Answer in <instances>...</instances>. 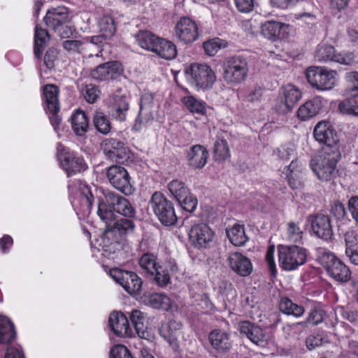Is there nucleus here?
Instances as JSON below:
<instances>
[{
  "mask_svg": "<svg viewBox=\"0 0 358 358\" xmlns=\"http://www.w3.org/2000/svg\"><path fill=\"white\" fill-rule=\"evenodd\" d=\"M341 158L338 148H323L322 152L310 161V166L322 182L334 180L338 176L337 163Z\"/></svg>",
  "mask_w": 358,
  "mask_h": 358,
  "instance_id": "1",
  "label": "nucleus"
},
{
  "mask_svg": "<svg viewBox=\"0 0 358 358\" xmlns=\"http://www.w3.org/2000/svg\"><path fill=\"white\" fill-rule=\"evenodd\" d=\"M189 83L196 90H208L216 81V76L207 64H193L185 69Z\"/></svg>",
  "mask_w": 358,
  "mask_h": 358,
  "instance_id": "2",
  "label": "nucleus"
},
{
  "mask_svg": "<svg viewBox=\"0 0 358 358\" xmlns=\"http://www.w3.org/2000/svg\"><path fill=\"white\" fill-rule=\"evenodd\" d=\"M278 251L279 264L284 270H294L306 262L307 250L303 248L280 245Z\"/></svg>",
  "mask_w": 358,
  "mask_h": 358,
  "instance_id": "3",
  "label": "nucleus"
},
{
  "mask_svg": "<svg viewBox=\"0 0 358 358\" xmlns=\"http://www.w3.org/2000/svg\"><path fill=\"white\" fill-rule=\"evenodd\" d=\"M319 260L329 277L337 282H345L350 279L349 268L334 254L323 251Z\"/></svg>",
  "mask_w": 358,
  "mask_h": 358,
  "instance_id": "4",
  "label": "nucleus"
},
{
  "mask_svg": "<svg viewBox=\"0 0 358 358\" xmlns=\"http://www.w3.org/2000/svg\"><path fill=\"white\" fill-rule=\"evenodd\" d=\"M306 75L308 83L318 90H330L336 85V71L313 66L306 69Z\"/></svg>",
  "mask_w": 358,
  "mask_h": 358,
  "instance_id": "5",
  "label": "nucleus"
},
{
  "mask_svg": "<svg viewBox=\"0 0 358 358\" xmlns=\"http://www.w3.org/2000/svg\"><path fill=\"white\" fill-rule=\"evenodd\" d=\"M150 207L159 220L166 226L174 224L177 220L172 203L159 192H155L150 199Z\"/></svg>",
  "mask_w": 358,
  "mask_h": 358,
  "instance_id": "6",
  "label": "nucleus"
},
{
  "mask_svg": "<svg viewBox=\"0 0 358 358\" xmlns=\"http://www.w3.org/2000/svg\"><path fill=\"white\" fill-rule=\"evenodd\" d=\"M223 78L227 83L236 84L244 81L248 73L246 59L241 56L228 58L223 65Z\"/></svg>",
  "mask_w": 358,
  "mask_h": 358,
  "instance_id": "7",
  "label": "nucleus"
},
{
  "mask_svg": "<svg viewBox=\"0 0 358 358\" xmlns=\"http://www.w3.org/2000/svg\"><path fill=\"white\" fill-rule=\"evenodd\" d=\"M301 92L296 86L288 84L281 87L275 100L274 109L282 115L289 113L301 99Z\"/></svg>",
  "mask_w": 358,
  "mask_h": 358,
  "instance_id": "8",
  "label": "nucleus"
},
{
  "mask_svg": "<svg viewBox=\"0 0 358 358\" xmlns=\"http://www.w3.org/2000/svg\"><path fill=\"white\" fill-rule=\"evenodd\" d=\"M106 178L114 188L125 195H130L134 192L130 176L124 167L119 165L109 166L106 171Z\"/></svg>",
  "mask_w": 358,
  "mask_h": 358,
  "instance_id": "9",
  "label": "nucleus"
},
{
  "mask_svg": "<svg viewBox=\"0 0 358 358\" xmlns=\"http://www.w3.org/2000/svg\"><path fill=\"white\" fill-rule=\"evenodd\" d=\"M110 275L129 294H139L143 281L136 273L114 268L110 270Z\"/></svg>",
  "mask_w": 358,
  "mask_h": 358,
  "instance_id": "10",
  "label": "nucleus"
},
{
  "mask_svg": "<svg viewBox=\"0 0 358 358\" xmlns=\"http://www.w3.org/2000/svg\"><path fill=\"white\" fill-rule=\"evenodd\" d=\"M106 157L117 163H124L129 158V150L124 143L115 138H108L101 143Z\"/></svg>",
  "mask_w": 358,
  "mask_h": 358,
  "instance_id": "11",
  "label": "nucleus"
},
{
  "mask_svg": "<svg viewBox=\"0 0 358 358\" xmlns=\"http://www.w3.org/2000/svg\"><path fill=\"white\" fill-rule=\"evenodd\" d=\"M124 72L120 63L117 61L100 64L90 72L91 77L96 81H108L119 78Z\"/></svg>",
  "mask_w": 358,
  "mask_h": 358,
  "instance_id": "12",
  "label": "nucleus"
},
{
  "mask_svg": "<svg viewBox=\"0 0 358 358\" xmlns=\"http://www.w3.org/2000/svg\"><path fill=\"white\" fill-rule=\"evenodd\" d=\"M308 222L312 232L318 238L329 240L332 237L334 233L329 215L323 213L310 215Z\"/></svg>",
  "mask_w": 358,
  "mask_h": 358,
  "instance_id": "13",
  "label": "nucleus"
},
{
  "mask_svg": "<svg viewBox=\"0 0 358 358\" xmlns=\"http://www.w3.org/2000/svg\"><path fill=\"white\" fill-rule=\"evenodd\" d=\"M175 36L185 43H191L198 38L197 24L191 18L182 17L176 24Z\"/></svg>",
  "mask_w": 358,
  "mask_h": 358,
  "instance_id": "14",
  "label": "nucleus"
},
{
  "mask_svg": "<svg viewBox=\"0 0 358 358\" xmlns=\"http://www.w3.org/2000/svg\"><path fill=\"white\" fill-rule=\"evenodd\" d=\"M213 238V231L203 223L194 224L189 231V241L196 248H206Z\"/></svg>",
  "mask_w": 358,
  "mask_h": 358,
  "instance_id": "15",
  "label": "nucleus"
},
{
  "mask_svg": "<svg viewBox=\"0 0 358 358\" xmlns=\"http://www.w3.org/2000/svg\"><path fill=\"white\" fill-rule=\"evenodd\" d=\"M314 136L316 141L325 144L324 148H338V137L332 126L327 122H318L314 129Z\"/></svg>",
  "mask_w": 358,
  "mask_h": 358,
  "instance_id": "16",
  "label": "nucleus"
},
{
  "mask_svg": "<svg viewBox=\"0 0 358 358\" xmlns=\"http://www.w3.org/2000/svg\"><path fill=\"white\" fill-rule=\"evenodd\" d=\"M106 201L112 204L113 210H115L117 215L120 214L125 217H131L135 215V209L130 202L114 192H106Z\"/></svg>",
  "mask_w": 358,
  "mask_h": 358,
  "instance_id": "17",
  "label": "nucleus"
},
{
  "mask_svg": "<svg viewBox=\"0 0 358 358\" xmlns=\"http://www.w3.org/2000/svg\"><path fill=\"white\" fill-rule=\"evenodd\" d=\"M209 157L208 150L203 145H192L186 154L187 164L195 169H202L207 163Z\"/></svg>",
  "mask_w": 358,
  "mask_h": 358,
  "instance_id": "18",
  "label": "nucleus"
},
{
  "mask_svg": "<svg viewBox=\"0 0 358 358\" xmlns=\"http://www.w3.org/2000/svg\"><path fill=\"white\" fill-rule=\"evenodd\" d=\"M59 160L61 166L67 173L68 176L87 169L84 159L73 152H66L62 155Z\"/></svg>",
  "mask_w": 358,
  "mask_h": 358,
  "instance_id": "19",
  "label": "nucleus"
},
{
  "mask_svg": "<svg viewBox=\"0 0 358 358\" xmlns=\"http://www.w3.org/2000/svg\"><path fill=\"white\" fill-rule=\"evenodd\" d=\"M129 97L122 90H117L113 95L112 110L113 117L119 121L126 120L129 108Z\"/></svg>",
  "mask_w": 358,
  "mask_h": 358,
  "instance_id": "20",
  "label": "nucleus"
},
{
  "mask_svg": "<svg viewBox=\"0 0 358 358\" xmlns=\"http://www.w3.org/2000/svg\"><path fill=\"white\" fill-rule=\"evenodd\" d=\"M109 325L113 331L118 336L130 337L132 330L129 327L127 317L122 313L113 312L109 317Z\"/></svg>",
  "mask_w": 358,
  "mask_h": 358,
  "instance_id": "21",
  "label": "nucleus"
},
{
  "mask_svg": "<svg viewBox=\"0 0 358 358\" xmlns=\"http://www.w3.org/2000/svg\"><path fill=\"white\" fill-rule=\"evenodd\" d=\"M212 348L220 353H226L232 346L229 334L221 329L213 330L208 336Z\"/></svg>",
  "mask_w": 358,
  "mask_h": 358,
  "instance_id": "22",
  "label": "nucleus"
},
{
  "mask_svg": "<svg viewBox=\"0 0 358 358\" xmlns=\"http://www.w3.org/2000/svg\"><path fill=\"white\" fill-rule=\"evenodd\" d=\"M227 261L230 268L240 275L248 276L252 271L250 259L239 252L231 253Z\"/></svg>",
  "mask_w": 358,
  "mask_h": 358,
  "instance_id": "23",
  "label": "nucleus"
},
{
  "mask_svg": "<svg viewBox=\"0 0 358 358\" xmlns=\"http://www.w3.org/2000/svg\"><path fill=\"white\" fill-rule=\"evenodd\" d=\"M239 330L242 334H245L254 343L258 345H264L267 337L262 329L247 321L241 322L238 324Z\"/></svg>",
  "mask_w": 358,
  "mask_h": 358,
  "instance_id": "24",
  "label": "nucleus"
},
{
  "mask_svg": "<svg viewBox=\"0 0 358 358\" xmlns=\"http://www.w3.org/2000/svg\"><path fill=\"white\" fill-rule=\"evenodd\" d=\"M45 24L56 30L69 22V13L64 7H58L48 10L44 17Z\"/></svg>",
  "mask_w": 358,
  "mask_h": 358,
  "instance_id": "25",
  "label": "nucleus"
},
{
  "mask_svg": "<svg viewBox=\"0 0 358 358\" xmlns=\"http://www.w3.org/2000/svg\"><path fill=\"white\" fill-rule=\"evenodd\" d=\"M322 108V100L315 97L306 101L297 110V117L301 121H306L317 115Z\"/></svg>",
  "mask_w": 358,
  "mask_h": 358,
  "instance_id": "26",
  "label": "nucleus"
},
{
  "mask_svg": "<svg viewBox=\"0 0 358 358\" xmlns=\"http://www.w3.org/2000/svg\"><path fill=\"white\" fill-rule=\"evenodd\" d=\"M97 214L106 224V232L111 229L113 224L117 220L118 215L113 210L112 204L106 201V192L103 193V196L99 199Z\"/></svg>",
  "mask_w": 358,
  "mask_h": 358,
  "instance_id": "27",
  "label": "nucleus"
},
{
  "mask_svg": "<svg viewBox=\"0 0 358 358\" xmlns=\"http://www.w3.org/2000/svg\"><path fill=\"white\" fill-rule=\"evenodd\" d=\"M59 87L53 84H48L43 87V95L45 103V109L48 111H59Z\"/></svg>",
  "mask_w": 358,
  "mask_h": 358,
  "instance_id": "28",
  "label": "nucleus"
},
{
  "mask_svg": "<svg viewBox=\"0 0 358 358\" xmlns=\"http://www.w3.org/2000/svg\"><path fill=\"white\" fill-rule=\"evenodd\" d=\"M71 127L78 136H83L89 128V120L85 113L78 109L71 116Z\"/></svg>",
  "mask_w": 358,
  "mask_h": 358,
  "instance_id": "29",
  "label": "nucleus"
},
{
  "mask_svg": "<svg viewBox=\"0 0 358 358\" xmlns=\"http://www.w3.org/2000/svg\"><path fill=\"white\" fill-rule=\"evenodd\" d=\"M153 52H155L161 58L171 60L176 57L177 49L172 42L160 38Z\"/></svg>",
  "mask_w": 358,
  "mask_h": 358,
  "instance_id": "30",
  "label": "nucleus"
},
{
  "mask_svg": "<svg viewBox=\"0 0 358 358\" xmlns=\"http://www.w3.org/2000/svg\"><path fill=\"white\" fill-rule=\"evenodd\" d=\"M287 28V26L283 23L268 21L263 24L262 31L265 37L275 41L283 37L282 31Z\"/></svg>",
  "mask_w": 358,
  "mask_h": 358,
  "instance_id": "31",
  "label": "nucleus"
},
{
  "mask_svg": "<svg viewBox=\"0 0 358 358\" xmlns=\"http://www.w3.org/2000/svg\"><path fill=\"white\" fill-rule=\"evenodd\" d=\"M135 229L134 222L129 219L121 218L117 220L106 233H111L113 235L124 236L134 232Z\"/></svg>",
  "mask_w": 358,
  "mask_h": 358,
  "instance_id": "32",
  "label": "nucleus"
},
{
  "mask_svg": "<svg viewBox=\"0 0 358 358\" xmlns=\"http://www.w3.org/2000/svg\"><path fill=\"white\" fill-rule=\"evenodd\" d=\"M49 40L48 32L36 25L35 27L34 48V53L36 57L38 59L41 57L42 52L48 45Z\"/></svg>",
  "mask_w": 358,
  "mask_h": 358,
  "instance_id": "33",
  "label": "nucleus"
},
{
  "mask_svg": "<svg viewBox=\"0 0 358 358\" xmlns=\"http://www.w3.org/2000/svg\"><path fill=\"white\" fill-rule=\"evenodd\" d=\"M15 338L13 322L6 317L0 316V343L8 344Z\"/></svg>",
  "mask_w": 358,
  "mask_h": 358,
  "instance_id": "34",
  "label": "nucleus"
},
{
  "mask_svg": "<svg viewBox=\"0 0 358 358\" xmlns=\"http://www.w3.org/2000/svg\"><path fill=\"white\" fill-rule=\"evenodd\" d=\"M138 264L142 273L146 277H152L153 272L156 271L159 266L157 257L151 253L143 254L139 259Z\"/></svg>",
  "mask_w": 358,
  "mask_h": 358,
  "instance_id": "35",
  "label": "nucleus"
},
{
  "mask_svg": "<svg viewBox=\"0 0 358 358\" xmlns=\"http://www.w3.org/2000/svg\"><path fill=\"white\" fill-rule=\"evenodd\" d=\"M227 235L230 242L235 246H243L248 241L244 227L240 224H235L227 229Z\"/></svg>",
  "mask_w": 358,
  "mask_h": 358,
  "instance_id": "36",
  "label": "nucleus"
},
{
  "mask_svg": "<svg viewBox=\"0 0 358 358\" xmlns=\"http://www.w3.org/2000/svg\"><path fill=\"white\" fill-rule=\"evenodd\" d=\"M145 302L154 308L169 310L171 306V301L164 294L152 293L145 296Z\"/></svg>",
  "mask_w": 358,
  "mask_h": 358,
  "instance_id": "37",
  "label": "nucleus"
},
{
  "mask_svg": "<svg viewBox=\"0 0 358 358\" xmlns=\"http://www.w3.org/2000/svg\"><path fill=\"white\" fill-rule=\"evenodd\" d=\"M138 45L143 49L153 52L155 49L159 37L148 31H142L136 35Z\"/></svg>",
  "mask_w": 358,
  "mask_h": 358,
  "instance_id": "38",
  "label": "nucleus"
},
{
  "mask_svg": "<svg viewBox=\"0 0 358 358\" xmlns=\"http://www.w3.org/2000/svg\"><path fill=\"white\" fill-rule=\"evenodd\" d=\"M182 324L176 321H170L164 323L159 329L161 336L170 343H174L178 334L180 333Z\"/></svg>",
  "mask_w": 358,
  "mask_h": 358,
  "instance_id": "39",
  "label": "nucleus"
},
{
  "mask_svg": "<svg viewBox=\"0 0 358 358\" xmlns=\"http://www.w3.org/2000/svg\"><path fill=\"white\" fill-rule=\"evenodd\" d=\"M336 51L335 48L330 44H320L315 52V59L320 62H334Z\"/></svg>",
  "mask_w": 358,
  "mask_h": 358,
  "instance_id": "40",
  "label": "nucleus"
},
{
  "mask_svg": "<svg viewBox=\"0 0 358 358\" xmlns=\"http://www.w3.org/2000/svg\"><path fill=\"white\" fill-rule=\"evenodd\" d=\"M303 231L299 222L290 221L287 224L285 239L293 243H302Z\"/></svg>",
  "mask_w": 358,
  "mask_h": 358,
  "instance_id": "41",
  "label": "nucleus"
},
{
  "mask_svg": "<svg viewBox=\"0 0 358 358\" xmlns=\"http://www.w3.org/2000/svg\"><path fill=\"white\" fill-rule=\"evenodd\" d=\"M279 308L283 313L296 317L302 316L305 311L302 306L294 303L292 301L286 297L281 299L279 303Z\"/></svg>",
  "mask_w": 358,
  "mask_h": 358,
  "instance_id": "42",
  "label": "nucleus"
},
{
  "mask_svg": "<svg viewBox=\"0 0 358 358\" xmlns=\"http://www.w3.org/2000/svg\"><path fill=\"white\" fill-rule=\"evenodd\" d=\"M131 322L134 327L138 336L145 338L148 336L145 331V316L142 312L138 310H134L130 315Z\"/></svg>",
  "mask_w": 358,
  "mask_h": 358,
  "instance_id": "43",
  "label": "nucleus"
},
{
  "mask_svg": "<svg viewBox=\"0 0 358 358\" xmlns=\"http://www.w3.org/2000/svg\"><path fill=\"white\" fill-rule=\"evenodd\" d=\"M182 103L192 113L205 115L206 113V104L205 102L196 99L193 96H185L182 99Z\"/></svg>",
  "mask_w": 358,
  "mask_h": 358,
  "instance_id": "44",
  "label": "nucleus"
},
{
  "mask_svg": "<svg viewBox=\"0 0 358 358\" xmlns=\"http://www.w3.org/2000/svg\"><path fill=\"white\" fill-rule=\"evenodd\" d=\"M168 189L177 201L183 199L189 192L185 182L178 179L171 180L168 184Z\"/></svg>",
  "mask_w": 358,
  "mask_h": 358,
  "instance_id": "45",
  "label": "nucleus"
},
{
  "mask_svg": "<svg viewBox=\"0 0 358 358\" xmlns=\"http://www.w3.org/2000/svg\"><path fill=\"white\" fill-rule=\"evenodd\" d=\"M213 152L216 161H224L231 156L227 141L223 138H218L215 142Z\"/></svg>",
  "mask_w": 358,
  "mask_h": 358,
  "instance_id": "46",
  "label": "nucleus"
},
{
  "mask_svg": "<svg viewBox=\"0 0 358 358\" xmlns=\"http://www.w3.org/2000/svg\"><path fill=\"white\" fill-rule=\"evenodd\" d=\"M99 27L105 38H111L116 31L114 19L110 15H103L99 20Z\"/></svg>",
  "mask_w": 358,
  "mask_h": 358,
  "instance_id": "47",
  "label": "nucleus"
},
{
  "mask_svg": "<svg viewBox=\"0 0 358 358\" xmlns=\"http://www.w3.org/2000/svg\"><path fill=\"white\" fill-rule=\"evenodd\" d=\"M345 78L346 80L345 94L351 97L358 96V72L347 73Z\"/></svg>",
  "mask_w": 358,
  "mask_h": 358,
  "instance_id": "48",
  "label": "nucleus"
},
{
  "mask_svg": "<svg viewBox=\"0 0 358 358\" xmlns=\"http://www.w3.org/2000/svg\"><path fill=\"white\" fill-rule=\"evenodd\" d=\"M93 123L96 129L103 134H108L110 131V122L108 117L101 111L95 113Z\"/></svg>",
  "mask_w": 358,
  "mask_h": 358,
  "instance_id": "49",
  "label": "nucleus"
},
{
  "mask_svg": "<svg viewBox=\"0 0 358 358\" xmlns=\"http://www.w3.org/2000/svg\"><path fill=\"white\" fill-rule=\"evenodd\" d=\"M147 278L159 287H165L170 282L168 268H163L160 265L157 268V271L153 272L152 277Z\"/></svg>",
  "mask_w": 358,
  "mask_h": 358,
  "instance_id": "50",
  "label": "nucleus"
},
{
  "mask_svg": "<svg viewBox=\"0 0 358 358\" xmlns=\"http://www.w3.org/2000/svg\"><path fill=\"white\" fill-rule=\"evenodd\" d=\"M341 113L345 115L358 116V101L353 99H347L338 104Z\"/></svg>",
  "mask_w": 358,
  "mask_h": 358,
  "instance_id": "51",
  "label": "nucleus"
},
{
  "mask_svg": "<svg viewBox=\"0 0 358 358\" xmlns=\"http://www.w3.org/2000/svg\"><path fill=\"white\" fill-rule=\"evenodd\" d=\"M203 47L208 55L214 56L222 48L225 47V44L220 38H215L203 43Z\"/></svg>",
  "mask_w": 358,
  "mask_h": 358,
  "instance_id": "52",
  "label": "nucleus"
},
{
  "mask_svg": "<svg viewBox=\"0 0 358 358\" xmlns=\"http://www.w3.org/2000/svg\"><path fill=\"white\" fill-rule=\"evenodd\" d=\"M356 56L354 52L349 50H343L335 54L334 62L343 65H352L355 63Z\"/></svg>",
  "mask_w": 358,
  "mask_h": 358,
  "instance_id": "53",
  "label": "nucleus"
},
{
  "mask_svg": "<svg viewBox=\"0 0 358 358\" xmlns=\"http://www.w3.org/2000/svg\"><path fill=\"white\" fill-rule=\"evenodd\" d=\"M182 208L188 212H193L197 206V199L193 195L188 192V194L183 199L178 201Z\"/></svg>",
  "mask_w": 358,
  "mask_h": 358,
  "instance_id": "54",
  "label": "nucleus"
},
{
  "mask_svg": "<svg viewBox=\"0 0 358 358\" xmlns=\"http://www.w3.org/2000/svg\"><path fill=\"white\" fill-rule=\"evenodd\" d=\"M100 96V90L94 85H88L86 86L84 97L90 103H94Z\"/></svg>",
  "mask_w": 358,
  "mask_h": 358,
  "instance_id": "55",
  "label": "nucleus"
},
{
  "mask_svg": "<svg viewBox=\"0 0 358 358\" xmlns=\"http://www.w3.org/2000/svg\"><path fill=\"white\" fill-rule=\"evenodd\" d=\"M110 358H133L129 350L122 345H114L110 350Z\"/></svg>",
  "mask_w": 358,
  "mask_h": 358,
  "instance_id": "56",
  "label": "nucleus"
},
{
  "mask_svg": "<svg viewBox=\"0 0 358 358\" xmlns=\"http://www.w3.org/2000/svg\"><path fill=\"white\" fill-rule=\"evenodd\" d=\"M237 10L243 13H248L252 11L255 0H234Z\"/></svg>",
  "mask_w": 358,
  "mask_h": 358,
  "instance_id": "57",
  "label": "nucleus"
},
{
  "mask_svg": "<svg viewBox=\"0 0 358 358\" xmlns=\"http://www.w3.org/2000/svg\"><path fill=\"white\" fill-rule=\"evenodd\" d=\"M63 48L69 52H80L83 50V43L78 40H66L62 43Z\"/></svg>",
  "mask_w": 358,
  "mask_h": 358,
  "instance_id": "58",
  "label": "nucleus"
},
{
  "mask_svg": "<svg viewBox=\"0 0 358 358\" xmlns=\"http://www.w3.org/2000/svg\"><path fill=\"white\" fill-rule=\"evenodd\" d=\"M324 319V312L322 310L313 309L309 314L305 323L317 325Z\"/></svg>",
  "mask_w": 358,
  "mask_h": 358,
  "instance_id": "59",
  "label": "nucleus"
},
{
  "mask_svg": "<svg viewBox=\"0 0 358 358\" xmlns=\"http://www.w3.org/2000/svg\"><path fill=\"white\" fill-rule=\"evenodd\" d=\"M331 213L336 219H343L346 215L345 208L342 203L336 201L331 206Z\"/></svg>",
  "mask_w": 358,
  "mask_h": 358,
  "instance_id": "60",
  "label": "nucleus"
},
{
  "mask_svg": "<svg viewBox=\"0 0 358 358\" xmlns=\"http://www.w3.org/2000/svg\"><path fill=\"white\" fill-rule=\"evenodd\" d=\"M346 248H350L358 245L357 235L353 230H348L345 234Z\"/></svg>",
  "mask_w": 358,
  "mask_h": 358,
  "instance_id": "61",
  "label": "nucleus"
},
{
  "mask_svg": "<svg viewBox=\"0 0 358 358\" xmlns=\"http://www.w3.org/2000/svg\"><path fill=\"white\" fill-rule=\"evenodd\" d=\"M306 343L309 350H313L323 344V338L320 335H311L306 338Z\"/></svg>",
  "mask_w": 358,
  "mask_h": 358,
  "instance_id": "62",
  "label": "nucleus"
},
{
  "mask_svg": "<svg viewBox=\"0 0 358 358\" xmlns=\"http://www.w3.org/2000/svg\"><path fill=\"white\" fill-rule=\"evenodd\" d=\"M57 56V51L56 49L50 48L46 52L44 57V64L48 69L54 67V62Z\"/></svg>",
  "mask_w": 358,
  "mask_h": 358,
  "instance_id": "63",
  "label": "nucleus"
},
{
  "mask_svg": "<svg viewBox=\"0 0 358 358\" xmlns=\"http://www.w3.org/2000/svg\"><path fill=\"white\" fill-rule=\"evenodd\" d=\"M348 210L355 220L358 223V196H352L348 200Z\"/></svg>",
  "mask_w": 358,
  "mask_h": 358,
  "instance_id": "64",
  "label": "nucleus"
}]
</instances>
